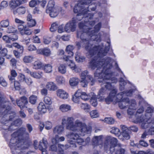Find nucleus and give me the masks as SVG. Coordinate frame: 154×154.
I'll use <instances>...</instances> for the list:
<instances>
[{
    "mask_svg": "<svg viewBox=\"0 0 154 154\" xmlns=\"http://www.w3.org/2000/svg\"><path fill=\"white\" fill-rule=\"evenodd\" d=\"M80 107L86 112H88L90 108V106L87 103H82L81 104Z\"/></svg>",
    "mask_w": 154,
    "mask_h": 154,
    "instance_id": "obj_51",
    "label": "nucleus"
},
{
    "mask_svg": "<svg viewBox=\"0 0 154 154\" xmlns=\"http://www.w3.org/2000/svg\"><path fill=\"white\" fill-rule=\"evenodd\" d=\"M87 79H88V81H87L88 83H90V85H93L94 83L95 80L90 75H87Z\"/></svg>",
    "mask_w": 154,
    "mask_h": 154,
    "instance_id": "obj_61",
    "label": "nucleus"
},
{
    "mask_svg": "<svg viewBox=\"0 0 154 154\" xmlns=\"http://www.w3.org/2000/svg\"><path fill=\"white\" fill-rule=\"evenodd\" d=\"M91 117L92 118H96L98 117L99 114L97 110H93L90 112Z\"/></svg>",
    "mask_w": 154,
    "mask_h": 154,
    "instance_id": "obj_44",
    "label": "nucleus"
},
{
    "mask_svg": "<svg viewBox=\"0 0 154 154\" xmlns=\"http://www.w3.org/2000/svg\"><path fill=\"white\" fill-rule=\"evenodd\" d=\"M3 39L6 43H10L11 42V41H14L17 40L18 38L17 37H16L15 38H10L6 35H5L3 37Z\"/></svg>",
    "mask_w": 154,
    "mask_h": 154,
    "instance_id": "obj_39",
    "label": "nucleus"
},
{
    "mask_svg": "<svg viewBox=\"0 0 154 154\" xmlns=\"http://www.w3.org/2000/svg\"><path fill=\"white\" fill-rule=\"evenodd\" d=\"M64 127L62 125H57L53 129V132L55 134H61L64 131Z\"/></svg>",
    "mask_w": 154,
    "mask_h": 154,
    "instance_id": "obj_27",
    "label": "nucleus"
},
{
    "mask_svg": "<svg viewBox=\"0 0 154 154\" xmlns=\"http://www.w3.org/2000/svg\"><path fill=\"white\" fill-rule=\"evenodd\" d=\"M66 136L68 138L69 142L71 145H72L70 146L71 147H76L77 146L75 143L80 145H85V141L77 133L72 132L67 134Z\"/></svg>",
    "mask_w": 154,
    "mask_h": 154,
    "instance_id": "obj_6",
    "label": "nucleus"
},
{
    "mask_svg": "<svg viewBox=\"0 0 154 154\" xmlns=\"http://www.w3.org/2000/svg\"><path fill=\"white\" fill-rule=\"evenodd\" d=\"M77 20L78 19L76 18H73L71 20L67 23L65 26V31L68 33L74 32L76 28Z\"/></svg>",
    "mask_w": 154,
    "mask_h": 154,
    "instance_id": "obj_8",
    "label": "nucleus"
},
{
    "mask_svg": "<svg viewBox=\"0 0 154 154\" xmlns=\"http://www.w3.org/2000/svg\"><path fill=\"white\" fill-rule=\"evenodd\" d=\"M13 45L14 47L20 49V53H22L23 52V46L19 45L17 43H14L13 44Z\"/></svg>",
    "mask_w": 154,
    "mask_h": 154,
    "instance_id": "obj_55",
    "label": "nucleus"
},
{
    "mask_svg": "<svg viewBox=\"0 0 154 154\" xmlns=\"http://www.w3.org/2000/svg\"><path fill=\"white\" fill-rule=\"evenodd\" d=\"M88 72L85 70L82 72L80 75L81 80L80 82L82 85L83 87H85L87 86L88 82L86 80V77L87 78Z\"/></svg>",
    "mask_w": 154,
    "mask_h": 154,
    "instance_id": "obj_12",
    "label": "nucleus"
},
{
    "mask_svg": "<svg viewBox=\"0 0 154 154\" xmlns=\"http://www.w3.org/2000/svg\"><path fill=\"white\" fill-rule=\"evenodd\" d=\"M55 2L53 0H50L49 2L47 5V9L46 10V12H49V11H51L52 9L54 8H57L54 7Z\"/></svg>",
    "mask_w": 154,
    "mask_h": 154,
    "instance_id": "obj_31",
    "label": "nucleus"
},
{
    "mask_svg": "<svg viewBox=\"0 0 154 154\" xmlns=\"http://www.w3.org/2000/svg\"><path fill=\"white\" fill-rule=\"evenodd\" d=\"M56 80L58 84H63L65 83V78L61 76H57L56 77Z\"/></svg>",
    "mask_w": 154,
    "mask_h": 154,
    "instance_id": "obj_43",
    "label": "nucleus"
},
{
    "mask_svg": "<svg viewBox=\"0 0 154 154\" xmlns=\"http://www.w3.org/2000/svg\"><path fill=\"white\" fill-rule=\"evenodd\" d=\"M150 126L151 128L149 130L148 133L150 135L153 134H154V120H152V124Z\"/></svg>",
    "mask_w": 154,
    "mask_h": 154,
    "instance_id": "obj_57",
    "label": "nucleus"
},
{
    "mask_svg": "<svg viewBox=\"0 0 154 154\" xmlns=\"http://www.w3.org/2000/svg\"><path fill=\"white\" fill-rule=\"evenodd\" d=\"M121 128L122 132L121 135L120 136V138L122 140H128L130 138V134L131 131L129 128L124 125H120Z\"/></svg>",
    "mask_w": 154,
    "mask_h": 154,
    "instance_id": "obj_9",
    "label": "nucleus"
},
{
    "mask_svg": "<svg viewBox=\"0 0 154 154\" xmlns=\"http://www.w3.org/2000/svg\"><path fill=\"white\" fill-rule=\"evenodd\" d=\"M45 128L47 130L50 129L52 127V123L49 122L47 121L45 123Z\"/></svg>",
    "mask_w": 154,
    "mask_h": 154,
    "instance_id": "obj_59",
    "label": "nucleus"
},
{
    "mask_svg": "<svg viewBox=\"0 0 154 154\" xmlns=\"http://www.w3.org/2000/svg\"><path fill=\"white\" fill-rule=\"evenodd\" d=\"M43 101L47 105H51L52 103V97L49 95L45 96L43 98Z\"/></svg>",
    "mask_w": 154,
    "mask_h": 154,
    "instance_id": "obj_36",
    "label": "nucleus"
},
{
    "mask_svg": "<svg viewBox=\"0 0 154 154\" xmlns=\"http://www.w3.org/2000/svg\"><path fill=\"white\" fill-rule=\"evenodd\" d=\"M78 93L80 94L79 96L82 99L86 100L89 99V96L85 92H82L80 90H78Z\"/></svg>",
    "mask_w": 154,
    "mask_h": 154,
    "instance_id": "obj_32",
    "label": "nucleus"
},
{
    "mask_svg": "<svg viewBox=\"0 0 154 154\" xmlns=\"http://www.w3.org/2000/svg\"><path fill=\"white\" fill-rule=\"evenodd\" d=\"M59 109L62 112H65L71 110V106L67 104H63L60 106Z\"/></svg>",
    "mask_w": 154,
    "mask_h": 154,
    "instance_id": "obj_30",
    "label": "nucleus"
},
{
    "mask_svg": "<svg viewBox=\"0 0 154 154\" xmlns=\"http://www.w3.org/2000/svg\"><path fill=\"white\" fill-rule=\"evenodd\" d=\"M38 109L42 113H45L47 111V109L45 105L42 102L39 103L38 106Z\"/></svg>",
    "mask_w": 154,
    "mask_h": 154,
    "instance_id": "obj_26",
    "label": "nucleus"
},
{
    "mask_svg": "<svg viewBox=\"0 0 154 154\" xmlns=\"http://www.w3.org/2000/svg\"><path fill=\"white\" fill-rule=\"evenodd\" d=\"M117 143L116 138L107 136L105 138L103 147L106 149L109 148L110 154H127L124 149L117 146Z\"/></svg>",
    "mask_w": 154,
    "mask_h": 154,
    "instance_id": "obj_5",
    "label": "nucleus"
},
{
    "mask_svg": "<svg viewBox=\"0 0 154 154\" xmlns=\"http://www.w3.org/2000/svg\"><path fill=\"white\" fill-rule=\"evenodd\" d=\"M93 17V15L88 13L85 18V20H88L83 22L82 21L79 24V28L81 30H83V32L79 31L77 32V37L81 39L80 42H77L76 45L79 48L81 47H85V49L88 51V56L91 57L94 54L98 53V55L99 57H102L105 56L109 49L110 43L107 42L108 45L106 46L105 49L102 48L101 46H93L91 43V41H96L98 42L101 41V38L99 36L96 35L95 33L98 32L100 29L101 24L99 23L96 25L94 27L95 30H91V27L93 26L95 22L94 21H90Z\"/></svg>",
    "mask_w": 154,
    "mask_h": 154,
    "instance_id": "obj_1",
    "label": "nucleus"
},
{
    "mask_svg": "<svg viewBox=\"0 0 154 154\" xmlns=\"http://www.w3.org/2000/svg\"><path fill=\"white\" fill-rule=\"evenodd\" d=\"M67 64L72 70H75V71L76 72H79L81 70L80 68H77L76 67L75 63L72 60H69V62L67 63Z\"/></svg>",
    "mask_w": 154,
    "mask_h": 154,
    "instance_id": "obj_23",
    "label": "nucleus"
},
{
    "mask_svg": "<svg viewBox=\"0 0 154 154\" xmlns=\"http://www.w3.org/2000/svg\"><path fill=\"white\" fill-rule=\"evenodd\" d=\"M79 81V79L78 78L73 77L70 79L69 82L70 86H75L78 85Z\"/></svg>",
    "mask_w": 154,
    "mask_h": 154,
    "instance_id": "obj_24",
    "label": "nucleus"
},
{
    "mask_svg": "<svg viewBox=\"0 0 154 154\" xmlns=\"http://www.w3.org/2000/svg\"><path fill=\"white\" fill-rule=\"evenodd\" d=\"M25 27H26L24 26L22 24H19L18 26V29L21 34H23V31L25 29Z\"/></svg>",
    "mask_w": 154,
    "mask_h": 154,
    "instance_id": "obj_64",
    "label": "nucleus"
},
{
    "mask_svg": "<svg viewBox=\"0 0 154 154\" xmlns=\"http://www.w3.org/2000/svg\"><path fill=\"white\" fill-rule=\"evenodd\" d=\"M9 24V22L8 19L2 20L0 22V26L1 27L7 28Z\"/></svg>",
    "mask_w": 154,
    "mask_h": 154,
    "instance_id": "obj_38",
    "label": "nucleus"
},
{
    "mask_svg": "<svg viewBox=\"0 0 154 154\" xmlns=\"http://www.w3.org/2000/svg\"><path fill=\"white\" fill-rule=\"evenodd\" d=\"M59 148L58 154H64L63 151V149H66L69 147L68 145H66L65 146L59 144L58 145Z\"/></svg>",
    "mask_w": 154,
    "mask_h": 154,
    "instance_id": "obj_40",
    "label": "nucleus"
},
{
    "mask_svg": "<svg viewBox=\"0 0 154 154\" xmlns=\"http://www.w3.org/2000/svg\"><path fill=\"white\" fill-rule=\"evenodd\" d=\"M146 121V120L143 118V116H141L140 115L138 116L137 114L134 116L133 119V122L135 123H142L143 121Z\"/></svg>",
    "mask_w": 154,
    "mask_h": 154,
    "instance_id": "obj_21",
    "label": "nucleus"
},
{
    "mask_svg": "<svg viewBox=\"0 0 154 154\" xmlns=\"http://www.w3.org/2000/svg\"><path fill=\"white\" fill-rule=\"evenodd\" d=\"M26 11V9L25 7H20L16 8L13 11L14 14L15 15L17 14L20 15L25 14Z\"/></svg>",
    "mask_w": 154,
    "mask_h": 154,
    "instance_id": "obj_22",
    "label": "nucleus"
},
{
    "mask_svg": "<svg viewBox=\"0 0 154 154\" xmlns=\"http://www.w3.org/2000/svg\"><path fill=\"white\" fill-rule=\"evenodd\" d=\"M34 57L32 56H25L23 59V61L25 63H29L33 61Z\"/></svg>",
    "mask_w": 154,
    "mask_h": 154,
    "instance_id": "obj_35",
    "label": "nucleus"
},
{
    "mask_svg": "<svg viewBox=\"0 0 154 154\" xmlns=\"http://www.w3.org/2000/svg\"><path fill=\"white\" fill-rule=\"evenodd\" d=\"M13 45L14 47L20 49V53H22L23 52V46L19 45L17 43H14L13 44Z\"/></svg>",
    "mask_w": 154,
    "mask_h": 154,
    "instance_id": "obj_56",
    "label": "nucleus"
},
{
    "mask_svg": "<svg viewBox=\"0 0 154 154\" xmlns=\"http://www.w3.org/2000/svg\"><path fill=\"white\" fill-rule=\"evenodd\" d=\"M26 78L24 75L21 73H20L17 77L18 81L21 82H24Z\"/></svg>",
    "mask_w": 154,
    "mask_h": 154,
    "instance_id": "obj_52",
    "label": "nucleus"
},
{
    "mask_svg": "<svg viewBox=\"0 0 154 154\" xmlns=\"http://www.w3.org/2000/svg\"><path fill=\"white\" fill-rule=\"evenodd\" d=\"M45 87L46 88L50 91H54L57 89V86L56 84L52 82H47Z\"/></svg>",
    "mask_w": 154,
    "mask_h": 154,
    "instance_id": "obj_18",
    "label": "nucleus"
},
{
    "mask_svg": "<svg viewBox=\"0 0 154 154\" xmlns=\"http://www.w3.org/2000/svg\"><path fill=\"white\" fill-rule=\"evenodd\" d=\"M43 72H30V76L35 78L39 79L41 78L43 75Z\"/></svg>",
    "mask_w": 154,
    "mask_h": 154,
    "instance_id": "obj_34",
    "label": "nucleus"
},
{
    "mask_svg": "<svg viewBox=\"0 0 154 154\" xmlns=\"http://www.w3.org/2000/svg\"><path fill=\"white\" fill-rule=\"evenodd\" d=\"M17 132L20 141H21L22 142V145L25 143L26 140L28 138L29 134L26 131V129L25 128H21Z\"/></svg>",
    "mask_w": 154,
    "mask_h": 154,
    "instance_id": "obj_10",
    "label": "nucleus"
},
{
    "mask_svg": "<svg viewBox=\"0 0 154 154\" xmlns=\"http://www.w3.org/2000/svg\"><path fill=\"white\" fill-rule=\"evenodd\" d=\"M37 96L32 95L29 98V102L32 104H35L36 102Z\"/></svg>",
    "mask_w": 154,
    "mask_h": 154,
    "instance_id": "obj_53",
    "label": "nucleus"
},
{
    "mask_svg": "<svg viewBox=\"0 0 154 154\" xmlns=\"http://www.w3.org/2000/svg\"><path fill=\"white\" fill-rule=\"evenodd\" d=\"M37 52L38 54H42L46 57L50 56L51 54L50 49L47 48L38 49L37 51Z\"/></svg>",
    "mask_w": 154,
    "mask_h": 154,
    "instance_id": "obj_17",
    "label": "nucleus"
},
{
    "mask_svg": "<svg viewBox=\"0 0 154 154\" xmlns=\"http://www.w3.org/2000/svg\"><path fill=\"white\" fill-rule=\"evenodd\" d=\"M59 23L58 22H56L52 24L50 28V30L51 32H55L56 31L58 28Z\"/></svg>",
    "mask_w": 154,
    "mask_h": 154,
    "instance_id": "obj_37",
    "label": "nucleus"
},
{
    "mask_svg": "<svg viewBox=\"0 0 154 154\" xmlns=\"http://www.w3.org/2000/svg\"><path fill=\"white\" fill-rule=\"evenodd\" d=\"M47 146V142L46 140L42 139V142H40L39 143L38 148L42 152V154H47L46 150Z\"/></svg>",
    "mask_w": 154,
    "mask_h": 154,
    "instance_id": "obj_14",
    "label": "nucleus"
},
{
    "mask_svg": "<svg viewBox=\"0 0 154 154\" xmlns=\"http://www.w3.org/2000/svg\"><path fill=\"white\" fill-rule=\"evenodd\" d=\"M0 84L4 87L6 86L7 83L2 77H0Z\"/></svg>",
    "mask_w": 154,
    "mask_h": 154,
    "instance_id": "obj_62",
    "label": "nucleus"
},
{
    "mask_svg": "<svg viewBox=\"0 0 154 154\" xmlns=\"http://www.w3.org/2000/svg\"><path fill=\"white\" fill-rule=\"evenodd\" d=\"M119 82H120V89L121 91H123L124 89V86L126 84V82L122 78H120Z\"/></svg>",
    "mask_w": 154,
    "mask_h": 154,
    "instance_id": "obj_45",
    "label": "nucleus"
},
{
    "mask_svg": "<svg viewBox=\"0 0 154 154\" xmlns=\"http://www.w3.org/2000/svg\"><path fill=\"white\" fill-rule=\"evenodd\" d=\"M91 104L93 106L95 107L97 105V101L96 96H93L90 100Z\"/></svg>",
    "mask_w": 154,
    "mask_h": 154,
    "instance_id": "obj_47",
    "label": "nucleus"
},
{
    "mask_svg": "<svg viewBox=\"0 0 154 154\" xmlns=\"http://www.w3.org/2000/svg\"><path fill=\"white\" fill-rule=\"evenodd\" d=\"M104 120L106 123L109 124H113L115 122L114 119L111 117L106 118L104 119Z\"/></svg>",
    "mask_w": 154,
    "mask_h": 154,
    "instance_id": "obj_50",
    "label": "nucleus"
},
{
    "mask_svg": "<svg viewBox=\"0 0 154 154\" xmlns=\"http://www.w3.org/2000/svg\"><path fill=\"white\" fill-rule=\"evenodd\" d=\"M43 65L42 63L39 61H35L32 64V68L36 70L38 69H42Z\"/></svg>",
    "mask_w": 154,
    "mask_h": 154,
    "instance_id": "obj_29",
    "label": "nucleus"
},
{
    "mask_svg": "<svg viewBox=\"0 0 154 154\" xmlns=\"http://www.w3.org/2000/svg\"><path fill=\"white\" fill-rule=\"evenodd\" d=\"M57 32L59 33H61L65 31V26L63 24H61L60 26L58 25L57 28Z\"/></svg>",
    "mask_w": 154,
    "mask_h": 154,
    "instance_id": "obj_58",
    "label": "nucleus"
},
{
    "mask_svg": "<svg viewBox=\"0 0 154 154\" xmlns=\"http://www.w3.org/2000/svg\"><path fill=\"white\" fill-rule=\"evenodd\" d=\"M73 117H64L62 120V124L66 125V128L69 131L79 133V134L84 135L90 133L92 128L87 126L86 124L80 120L77 119L75 121Z\"/></svg>",
    "mask_w": 154,
    "mask_h": 154,
    "instance_id": "obj_3",
    "label": "nucleus"
},
{
    "mask_svg": "<svg viewBox=\"0 0 154 154\" xmlns=\"http://www.w3.org/2000/svg\"><path fill=\"white\" fill-rule=\"evenodd\" d=\"M36 23V22L35 20L33 19L28 21L27 24L29 27H32L35 25Z\"/></svg>",
    "mask_w": 154,
    "mask_h": 154,
    "instance_id": "obj_63",
    "label": "nucleus"
},
{
    "mask_svg": "<svg viewBox=\"0 0 154 154\" xmlns=\"http://www.w3.org/2000/svg\"><path fill=\"white\" fill-rule=\"evenodd\" d=\"M58 70L61 73L65 74L66 72V68L65 66L63 64H60L58 67Z\"/></svg>",
    "mask_w": 154,
    "mask_h": 154,
    "instance_id": "obj_42",
    "label": "nucleus"
},
{
    "mask_svg": "<svg viewBox=\"0 0 154 154\" xmlns=\"http://www.w3.org/2000/svg\"><path fill=\"white\" fill-rule=\"evenodd\" d=\"M80 94L78 93V91L75 92V94L73 96L72 100L75 103H79L80 102L81 97L79 95Z\"/></svg>",
    "mask_w": 154,
    "mask_h": 154,
    "instance_id": "obj_33",
    "label": "nucleus"
},
{
    "mask_svg": "<svg viewBox=\"0 0 154 154\" xmlns=\"http://www.w3.org/2000/svg\"><path fill=\"white\" fill-rule=\"evenodd\" d=\"M8 6V2L7 1H2L0 5V10L3 9L7 7Z\"/></svg>",
    "mask_w": 154,
    "mask_h": 154,
    "instance_id": "obj_60",
    "label": "nucleus"
},
{
    "mask_svg": "<svg viewBox=\"0 0 154 154\" xmlns=\"http://www.w3.org/2000/svg\"><path fill=\"white\" fill-rule=\"evenodd\" d=\"M117 92L116 89L113 90L111 92L110 95L105 99V101L106 102L110 101H114L118 103L119 107L121 109H125L129 105V99L127 97H124L125 96H130L132 94L133 91L132 90L129 91L125 92H122L118 94L116 97V95Z\"/></svg>",
    "mask_w": 154,
    "mask_h": 154,
    "instance_id": "obj_4",
    "label": "nucleus"
},
{
    "mask_svg": "<svg viewBox=\"0 0 154 154\" xmlns=\"http://www.w3.org/2000/svg\"><path fill=\"white\" fill-rule=\"evenodd\" d=\"M74 47L72 45H69L66 47V51L69 54V57H71L73 55V53L72 51Z\"/></svg>",
    "mask_w": 154,
    "mask_h": 154,
    "instance_id": "obj_41",
    "label": "nucleus"
},
{
    "mask_svg": "<svg viewBox=\"0 0 154 154\" xmlns=\"http://www.w3.org/2000/svg\"><path fill=\"white\" fill-rule=\"evenodd\" d=\"M59 10L57 8H54L49 11V12H46L49 14L51 17L54 18L57 16L58 14Z\"/></svg>",
    "mask_w": 154,
    "mask_h": 154,
    "instance_id": "obj_25",
    "label": "nucleus"
},
{
    "mask_svg": "<svg viewBox=\"0 0 154 154\" xmlns=\"http://www.w3.org/2000/svg\"><path fill=\"white\" fill-rule=\"evenodd\" d=\"M110 132L116 135H119L120 133V131L118 128L113 127L111 128Z\"/></svg>",
    "mask_w": 154,
    "mask_h": 154,
    "instance_id": "obj_48",
    "label": "nucleus"
},
{
    "mask_svg": "<svg viewBox=\"0 0 154 154\" xmlns=\"http://www.w3.org/2000/svg\"><path fill=\"white\" fill-rule=\"evenodd\" d=\"M40 2H41L40 0H32L29 2V6L31 7H34L39 4Z\"/></svg>",
    "mask_w": 154,
    "mask_h": 154,
    "instance_id": "obj_49",
    "label": "nucleus"
},
{
    "mask_svg": "<svg viewBox=\"0 0 154 154\" xmlns=\"http://www.w3.org/2000/svg\"><path fill=\"white\" fill-rule=\"evenodd\" d=\"M28 102L26 98L24 96L21 97L19 99L16 100L17 104L20 109L23 108L25 105L27 104Z\"/></svg>",
    "mask_w": 154,
    "mask_h": 154,
    "instance_id": "obj_13",
    "label": "nucleus"
},
{
    "mask_svg": "<svg viewBox=\"0 0 154 154\" xmlns=\"http://www.w3.org/2000/svg\"><path fill=\"white\" fill-rule=\"evenodd\" d=\"M128 105V109L127 112L130 115H132L134 112L137 108V103L136 101L133 99L129 100Z\"/></svg>",
    "mask_w": 154,
    "mask_h": 154,
    "instance_id": "obj_11",
    "label": "nucleus"
},
{
    "mask_svg": "<svg viewBox=\"0 0 154 154\" xmlns=\"http://www.w3.org/2000/svg\"><path fill=\"white\" fill-rule=\"evenodd\" d=\"M57 94L58 97L63 99H66L68 97V94L65 91L62 89L57 90Z\"/></svg>",
    "mask_w": 154,
    "mask_h": 154,
    "instance_id": "obj_19",
    "label": "nucleus"
},
{
    "mask_svg": "<svg viewBox=\"0 0 154 154\" xmlns=\"http://www.w3.org/2000/svg\"><path fill=\"white\" fill-rule=\"evenodd\" d=\"M18 135L17 131L12 134L11 138L9 144L13 154H17L18 151L16 150H17V149H20V147H21L22 145V142L20 141Z\"/></svg>",
    "mask_w": 154,
    "mask_h": 154,
    "instance_id": "obj_7",
    "label": "nucleus"
},
{
    "mask_svg": "<svg viewBox=\"0 0 154 154\" xmlns=\"http://www.w3.org/2000/svg\"><path fill=\"white\" fill-rule=\"evenodd\" d=\"M17 31L16 28L13 26H10L8 29L7 32L8 33H15Z\"/></svg>",
    "mask_w": 154,
    "mask_h": 154,
    "instance_id": "obj_54",
    "label": "nucleus"
},
{
    "mask_svg": "<svg viewBox=\"0 0 154 154\" xmlns=\"http://www.w3.org/2000/svg\"><path fill=\"white\" fill-rule=\"evenodd\" d=\"M42 69L46 73H51L52 71V66L49 64H45L43 65Z\"/></svg>",
    "mask_w": 154,
    "mask_h": 154,
    "instance_id": "obj_20",
    "label": "nucleus"
},
{
    "mask_svg": "<svg viewBox=\"0 0 154 154\" xmlns=\"http://www.w3.org/2000/svg\"><path fill=\"white\" fill-rule=\"evenodd\" d=\"M146 120V121H143L141 124V127L143 129H146L149 126H150L152 124V120L150 122V120L149 119H145Z\"/></svg>",
    "mask_w": 154,
    "mask_h": 154,
    "instance_id": "obj_28",
    "label": "nucleus"
},
{
    "mask_svg": "<svg viewBox=\"0 0 154 154\" xmlns=\"http://www.w3.org/2000/svg\"><path fill=\"white\" fill-rule=\"evenodd\" d=\"M21 4L20 0H11L9 2V6L10 9L13 11Z\"/></svg>",
    "mask_w": 154,
    "mask_h": 154,
    "instance_id": "obj_15",
    "label": "nucleus"
},
{
    "mask_svg": "<svg viewBox=\"0 0 154 154\" xmlns=\"http://www.w3.org/2000/svg\"><path fill=\"white\" fill-rule=\"evenodd\" d=\"M111 59L108 58L106 59H103L101 60L98 58L97 60L93 59L89 63V67L92 69L97 68L94 73L95 77H98V81L102 82L101 88L99 90L98 95V99L99 101L103 100L104 98V95L106 94L108 91L111 90V91L114 89H116L111 84L112 83L116 82L117 80L112 77V73L111 72L110 69L112 65L110 62Z\"/></svg>",
    "mask_w": 154,
    "mask_h": 154,
    "instance_id": "obj_2",
    "label": "nucleus"
},
{
    "mask_svg": "<svg viewBox=\"0 0 154 154\" xmlns=\"http://www.w3.org/2000/svg\"><path fill=\"white\" fill-rule=\"evenodd\" d=\"M103 139V135L99 136H95L92 139L93 145L95 146H97L102 144Z\"/></svg>",
    "mask_w": 154,
    "mask_h": 154,
    "instance_id": "obj_16",
    "label": "nucleus"
},
{
    "mask_svg": "<svg viewBox=\"0 0 154 154\" xmlns=\"http://www.w3.org/2000/svg\"><path fill=\"white\" fill-rule=\"evenodd\" d=\"M76 60L78 62H82L85 60L84 57L81 56L80 54H77L75 57Z\"/></svg>",
    "mask_w": 154,
    "mask_h": 154,
    "instance_id": "obj_46",
    "label": "nucleus"
}]
</instances>
